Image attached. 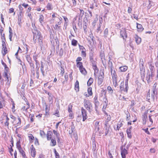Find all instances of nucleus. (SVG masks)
Returning a JSON list of instances; mask_svg holds the SVG:
<instances>
[{
	"label": "nucleus",
	"mask_w": 158,
	"mask_h": 158,
	"mask_svg": "<svg viewBox=\"0 0 158 158\" xmlns=\"http://www.w3.org/2000/svg\"><path fill=\"white\" fill-rule=\"evenodd\" d=\"M32 31L33 34V40L34 42L35 43L37 40L39 43L41 42L42 37L41 35V34L40 31L35 29Z\"/></svg>",
	"instance_id": "obj_1"
},
{
	"label": "nucleus",
	"mask_w": 158,
	"mask_h": 158,
	"mask_svg": "<svg viewBox=\"0 0 158 158\" xmlns=\"http://www.w3.org/2000/svg\"><path fill=\"white\" fill-rule=\"evenodd\" d=\"M85 108L89 112H91L92 109V104L91 101L89 100L84 99L83 102Z\"/></svg>",
	"instance_id": "obj_2"
},
{
	"label": "nucleus",
	"mask_w": 158,
	"mask_h": 158,
	"mask_svg": "<svg viewBox=\"0 0 158 158\" xmlns=\"http://www.w3.org/2000/svg\"><path fill=\"white\" fill-rule=\"evenodd\" d=\"M104 71H102L101 72L100 71V73L99 75L98 79V84L99 85H101L104 79Z\"/></svg>",
	"instance_id": "obj_3"
},
{
	"label": "nucleus",
	"mask_w": 158,
	"mask_h": 158,
	"mask_svg": "<svg viewBox=\"0 0 158 158\" xmlns=\"http://www.w3.org/2000/svg\"><path fill=\"white\" fill-rule=\"evenodd\" d=\"M94 52L92 51V49L91 50V51L89 53V57L90 62L92 63V65H95L96 64L97 62L94 60Z\"/></svg>",
	"instance_id": "obj_4"
},
{
	"label": "nucleus",
	"mask_w": 158,
	"mask_h": 158,
	"mask_svg": "<svg viewBox=\"0 0 158 158\" xmlns=\"http://www.w3.org/2000/svg\"><path fill=\"white\" fill-rule=\"evenodd\" d=\"M4 76L6 78L5 81H7L6 85V86L7 88H8L10 85L11 78L10 77V74H5V75H4Z\"/></svg>",
	"instance_id": "obj_5"
},
{
	"label": "nucleus",
	"mask_w": 158,
	"mask_h": 158,
	"mask_svg": "<svg viewBox=\"0 0 158 158\" xmlns=\"http://www.w3.org/2000/svg\"><path fill=\"white\" fill-rule=\"evenodd\" d=\"M124 82L123 81L122 82L120 85V91L124 92L126 93H127L128 92V90L129 87H127V89L126 88V86L125 85V87H124Z\"/></svg>",
	"instance_id": "obj_6"
},
{
	"label": "nucleus",
	"mask_w": 158,
	"mask_h": 158,
	"mask_svg": "<svg viewBox=\"0 0 158 158\" xmlns=\"http://www.w3.org/2000/svg\"><path fill=\"white\" fill-rule=\"evenodd\" d=\"M121 150V155L122 158H126V155L128 154V151L124 148H123V146H122L120 148Z\"/></svg>",
	"instance_id": "obj_7"
},
{
	"label": "nucleus",
	"mask_w": 158,
	"mask_h": 158,
	"mask_svg": "<svg viewBox=\"0 0 158 158\" xmlns=\"http://www.w3.org/2000/svg\"><path fill=\"white\" fill-rule=\"evenodd\" d=\"M81 114L83 117V121H84L87 118V115L86 110L83 107L81 108Z\"/></svg>",
	"instance_id": "obj_8"
},
{
	"label": "nucleus",
	"mask_w": 158,
	"mask_h": 158,
	"mask_svg": "<svg viewBox=\"0 0 158 158\" xmlns=\"http://www.w3.org/2000/svg\"><path fill=\"white\" fill-rule=\"evenodd\" d=\"M152 77H151V74L149 71L147 72L146 78L148 83H149L151 82L152 80Z\"/></svg>",
	"instance_id": "obj_9"
},
{
	"label": "nucleus",
	"mask_w": 158,
	"mask_h": 158,
	"mask_svg": "<svg viewBox=\"0 0 158 158\" xmlns=\"http://www.w3.org/2000/svg\"><path fill=\"white\" fill-rule=\"evenodd\" d=\"M57 15L56 13H54L52 15V19L50 20V21L51 23H54V21L55 20H59V17H57Z\"/></svg>",
	"instance_id": "obj_10"
},
{
	"label": "nucleus",
	"mask_w": 158,
	"mask_h": 158,
	"mask_svg": "<svg viewBox=\"0 0 158 158\" xmlns=\"http://www.w3.org/2000/svg\"><path fill=\"white\" fill-rule=\"evenodd\" d=\"M144 64L143 59L142 58L140 59L139 60V68L140 71L145 70Z\"/></svg>",
	"instance_id": "obj_11"
},
{
	"label": "nucleus",
	"mask_w": 158,
	"mask_h": 158,
	"mask_svg": "<svg viewBox=\"0 0 158 158\" xmlns=\"http://www.w3.org/2000/svg\"><path fill=\"white\" fill-rule=\"evenodd\" d=\"M40 135L43 138H45L47 137V139L48 140L49 139V134H48V132H47V135L44 133V131L41 130L40 132Z\"/></svg>",
	"instance_id": "obj_12"
},
{
	"label": "nucleus",
	"mask_w": 158,
	"mask_h": 158,
	"mask_svg": "<svg viewBox=\"0 0 158 158\" xmlns=\"http://www.w3.org/2000/svg\"><path fill=\"white\" fill-rule=\"evenodd\" d=\"M103 107L104 108L103 109H104L105 108H106L107 106L108 101L106 96L103 98Z\"/></svg>",
	"instance_id": "obj_13"
},
{
	"label": "nucleus",
	"mask_w": 158,
	"mask_h": 158,
	"mask_svg": "<svg viewBox=\"0 0 158 158\" xmlns=\"http://www.w3.org/2000/svg\"><path fill=\"white\" fill-rule=\"evenodd\" d=\"M123 125V123L122 122H119L116 126H114V130H118Z\"/></svg>",
	"instance_id": "obj_14"
},
{
	"label": "nucleus",
	"mask_w": 158,
	"mask_h": 158,
	"mask_svg": "<svg viewBox=\"0 0 158 158\" xmlns=\"http://www.w3.org/2000/svg\"><path fill=\"white\" fill-rule=\"evenodd\" d=\"M147 118V113L146 112H145L144 113L142 117L143 123V124L145 125L146 124V119Z\"/></svg>",
	"instance_id": "obj_15"
},
{
	"label": "nucleus",
	"mask_w": 158,
	"mask_h": 158,
	"mask_svg": "<svg viewBox=\"0 0 158 158\" xmlns=\"http://www.w3.org/2000/svg\"><path fill=\"white\" fill-rule=\"evenodd\" d=\"M120 35L123 39L127 37V35L125 30H122L120 31Z\"/></svg>",
	"instance_id": "obj_16"
},
{
	"label": "nucleus",
	"mask_w": 158,
	"mask_h": 158,
	"mask_svg": "<svg viewBox=\"0 0 158 158\" xmlns=\"http://www.w3.org/2000/svg\"><path fill=\"white\" fill-rule=\"evenodd\" d=\"M110 70L112 79L114 78H117L115 70H113V68L110 69Z\"/></svg>",
	"instance_id": "obj_17"
},
{
	"label": "nucleus",
	"mask_w": 158,
	"mask_h": 158,
	"mask_svg": "<svg viewBox=\"0 0 158 158\" xmlns=\"http://www.w3.org/2000/svg\"><path fill=\"white\" fill-rule=\"evenodd\" d=\"M81 73L83 75H85L87 74V72L85 69V68L83 67H81V68L79 69Z\"/></svg>",
	"instance_id": "obj_18"
},
{
	"label": "nucleus",
	"mask_w": 158,
	"mask_h": 158,
	"mask_svg": "<svg viewBox=\"0 0 158 158\" xmlns=\"http://www.w3.org/2000/svg\"><path fill=\"white\" fill-rule=\"evenodd\" d=\"M32 147L31 148V154L32 156L33 157H34L35 156V148L33 147V145L31 146Z\"/></svg>",
	"instance_id": "obj_19"
},
{
	"label": "nucleus",
	"mask_w": 158,
	"mask_h": 158,
	"mask_svg": "<svg viewBox=\"0 0 158 158\" xmlns=\"http://www.w3.org/2000/svg\"><path fill=\"white\" fill-rule=\"evenodd\" d=\"M93 141V144H92V147H93V150L95 152H96V149L97 147L96 146V142L95 141L94 139H93L92 140Z\"/></svg>",
	"instance_id": "obj_20"
},
{
	"label": "nucleus",
	"mask_w": 158,
	"mask_h": 158,
	"mask_svg": "<svg viewBox=\"0 0 158 158\" xmlns=\"http://www.w3.org/2000/svg\"><path fill=\"white\" fill-rule=\"evenodd\" d=\"M44 67L45 68H47V65H43V63L41 62V71L42 73L43 74V75H44V73H45V71H44Z\"/></svg>",
	"instance_id": "obj_21"
},
{
	"label": "nucleus",
	"mask_w": 158,
	"mask_h": 158,
	"mask_svg": "<svg viewBox=\"0 0 158 158\" xmlns=\"http://www.w3.org/2000/svg\"><path fill=\"white\" fill-rule=\"evenodd\" d=\"M135 41L137 44H139L141 43V38L137 35L135 36Z\"/></svg>",
	"instance_id": "obj_22"
},
{
	"label": "nucleus",
	"mask_w": 158,
	"mask_h": 158,
	"mask_svg": "<svg viewBox=\"0 0 158 158\" xmlns=\"http://www.w3.org/2000/svg\"><path fill=\"white\" fill-rule=\"evenodd\" d=\"M128 67L127 66H121L119 67V69L121 72H125L127 69Z\"/></svg>",
	"instance_id": "obj_23"
},
{
	"label": "nucleus",
	"mask_w": 158,
	"mask_h": 158,
	"mask_svg": "<svg viewBox=\"0 0 158 158\" xmlns=\"http://www.w3.org/2000/svg\"><path fill=\"white\" fill-rule=\"evenodd\" d=\"M149 68L151 70V73H150L151 74V77H153L154 73L155 71L154 67L153 66L150 65L149 66Z\"/></svg>",
	"instance_id": "obj_24"
},
{
	"label": "nucleus",
	"mask_w": 158,
	"mask_h": 158,
	"mask_svg": "<svg viewBox=\"0 0 158 158\" xmlns=\"http://www.w3.org/2000/svg\"><path fill=\"white\" fill-rule=\"evenodd\" d=\"M75 88L76 91H79V82L77 80L75 82Z\"/></svg>",
	"instance_id": "obj_25"
},
{
	"label": "nucleus",
	"mask_w": 158,
	"mask_h": 158,
	"mask_svg": "<svg viewBox=\"0 0 158 158\" xmlns=\"http://www.w3.org/2000/svg\"><path fill=\"white\" fill-rule=\"evenodd\" d=\"M141 77L143 81H144L145 76V70H140Z\"/></svg>",
	"instance_id": "obj_26"
},
{
	"label": "nucleus",
	"mask_w": 158,
	"mask_h": 158,
	"mask_svg": "<svg viewBox=\"0 0 158 158\" xmlns=\"http://www.w3.org/2000/svg\"><path fill=\"white\" fill-rule=\"evenodd\" d=\"M111 117L110 115H109L108 117H107V118L106 119V120L105 123V125L106 127L107 126V125L108 124V122H109L111 120Z\"/></svg>",
	"instance_id": "obj_27"
},
{
	"label": "nucleus",
	"mask_w": 158,
	"mask_h": 158,
	"mask_svg": "<svg viewBox=\"0 0 158 158\" xmlns=\"http://www.w3.org/2000/svg\"><path fill=\"white\" fill-rule=\"evenodd\" d=\"M157 94V91H155V90H152V93H151V99H152L153 100L154 99V96L155 95Z\"/></svg>",
	"instance_id": "obj_28"
},
{
	"label": "nucleus",
	"mask_w": 158,
	"mask_h": 158,
	"mask_svg": "<svg viewBox=\"0 0 158 158\" xmlns=\"http://www.w3.org/2000/svg\"><path fill=\"white\" fill-rule=\"evenodd\" d=\"M108 35V28H106L104 32V36L105 38H107Z\"/></svg>",
	"instance_id": "obj_29"
},
{
	"label": "nucleus",
	"mask_w": 158,
	"mask_h": 158,
	"mask_svg": "<svg viewBox=\"0 0 158 158\" xmlns=\"http://www.w3.org/2000/svg\"><path fill=\"white\" fill-rule=\"evenodd\" d=\"M137 27L138 29H139V31H142L143 28V27L142 26L139 24H138V23H137Z\"/></svg>",
	"instance_id": "obj_30"
},
{
	"label": "nucleus",
	"mask_w": 158,
	"mask_h": 158,
	"mask_svg": "<svg viewBox=\"0 0 158 158\" xmlns=\"http://www.w3.org/2000/svg\"><path fill=\"white\" fill-rule=\"evenodd\" d=\"M39 21L41 25H43V22H44V17L42 15H40Z\"/></svg>",
	"instance_id": "obj_31"
},
{
	"label": "nucleus",
	"mask_w": 158,
	"mask_h": 158,
	"mask_svg": "<svg viewBox=\"0 0 158 158\" xmlns=\"http://www.w3.org/2000/svg\"><path fill=\"white\" fill-rule=\"evenodd\" d=\"M62 19V18L61 17L60 18H59V20H55V21H54V22H55V23H56V24L58 25H60L61 23H62L61 20Z\"/></svg>",
	"instance_id": "obj_32"
},
{
	"label": "nucleus",
	"mask_w": 158,
	"mask_h": 158,
	"mask_svg": "<svg viewBox=\"0 0 158 158\" xmlns=\"http://www.w3.org/2000/svg\"><path fill=\"white\" fill-rule=\"evenodd\" d=\"M93 66V69L94 70V75H95L96 73H97L98 70V68L96 66V64H95V65H92Z\"/></svg>",
	"instance_id": "obj_33"
},
{
	"label": "nucleus",
	"mask_w": 158,
	"mask_h": 158,
	"mask_svg": "<svg viewBox=\"0 0 158 158\" xmlns=\"http://www.w3.org/2000/svg\"><path fill=\"white\" fill-rule=\"evenodd\" d=\"M5 106V101L4 100L0 101V109L2 108Z\"/></svg>",
	"instance_id": "obj_34"
},
{
	"label": "nucleus",
	"mask_w": 158,
	"mask_h": 158,
	"mask_svg": "<svg viewBox=\"0 0 158 158\" xmlns=\"http://www.w3.org/2000/svg\"><path fill=\"white\" fill-rule=\"evenodd\" d=\"M93 82V79L92 78L90 77L87 82V85L90 86Z\"/></svg>",
	"instance_id": "obj_35"
},
{
	"label": "nucleus",
	"mask_w": 158,
	"mask_h": 158,
	"mask_svg": "<svg viewBox=\"0 0 158 158\" xmlns=\"http://www.w3.org/2000/svg\"><path fill=\"white\" fill-rule=\"evenodd\" d=\"M76 66L79 69L83 67L82 63L80 62H77Z\"/></svg>",
	"instance_id": "obj_36"
},
{
	"label": "nucleus",
	"mask_w": 158,
	"mask_h": 158,
	"mask_svg": "<svg viewBox=\"0 0 158 158\" xmlns=\"http://www.w3.org/2000/svg\"><path fill=\"white\" fill-rule=\"evenodd\" d=\"M102 26V23L100 20V23L99 24V26L98 27L97 29V32H99L100 31H101L100 33L102 32V29H101V27Z\"/></svg>",
	"instance_id": "obj_37"
},
{
	"label": "nucleus",
	"mask_w": 158,
	"mask_h": 158,
	"mask_svg": "<svg viewBox=\"0 0 158 158\" xmlns=\"http://www.w3.org/2000/svg\"><path fill=\"white\" fill-rule=\"evenodd\" d=\"M117 78H114L113 79H112L113 84L115 87H116L118 85L117 83Z\"/></svg>",
	"instance_id": "obj_38"
},
{
	"label": "nucleus",
	"mask_w": 158,
	"mask_h": 158,
	"mask_svg": "<svg viewBox=\"0 0 158 158\" xmlns=\"http://www.w3.org/2000/svg\"><path fill=\"white\" fill-rule=\"evenodd\" d=\"M88 92L89 95L91 96L92 95V88L91 87H89L88 88Z\"/></svg>",
	"instance_id": "obj_39"
},
{
	"label": "nucleus",
	"mask_w": 158,
	"mask_h": 158,
	"mask_svg": "<svg viewBox=\"0 0 158 158\" xmlns=\"http://www.w3.org/2000/svg\"><path fill=\"white\" fill-rule=\"evenodd\" d=\"M73 106L71 104H70L68 106V110L69 113L72 112Z\"/></svg>",
	"instance_id": "obj_40"
},
{
	"label": "nucleus",
	"mask_w": 158,
	"mask_h": 158,
	"mask_svg": "<svg viewBox=\"0 0 158 158\" xmlns=\"http://www.w3.org/2000/svg\"><path fill=\"white\" fill-rule=\"evenodd\" d=\"M19 152L22 154V156L23 157H25L26 156L25 153V152L23 151L22 148L19 150Z\"/></svg>",
	"instance_id": "obj_41"
},
{
	"label": "nucleus",
	"mask_w": 158,
	"mask_h": 158,
	"mask_svg": "<svg viewBox=\"0 0 158 158\" xmlns=\"http://www.w3.org/2000/svg\"><path fill=\"white\" fill-rule=\"evenodd\" d=\"M77 40L73 39L72 41V45L74 46H76L77 45Z\"/></svg>",
	"instance_id": "obj_42"
},
{
	"label": "nucleus",
	"mask_w": 158,
	"mask_h": 158,
	"mask_svg": "<svg viewBox=\"0 0 158 158\" xmlns=\"http://www.w3.org/2000/svg\"><path fill=\"white\" fill-rule=\"evenodd\" d=\"M71 1H70V2H72V4H71L70 6L71 7L74 6L77 4V2L75 0H71Z\"/></svg>",
	"instance_id": "obj_43"
},
{
	"label": "nucleus",
	"mask_w": 158,
	"mask_h": 158,
	"mask_svg": "<svg viewBox=\"0 0 158 158\" xmlns=\"http://www.w3.org/2000/svg\"><path fill=\"white\" fill-rule=\"evenodd\" d=\"M80 16H79V19H81V18H82L84 14V11L83 10L80 9Z\"/></svg>",
	"instance_id": "obj_44"
},
{
	"label": "nucleus",
	"mask_w": 158,
	"mask_h": 158,
	"mask_svg": "<svg viewBox=\"0 0 158 158\" xmlns=\"http://www.w3.org/2000/svg\"><path fill=\"white\" fill-rule=\"evenodd\" d=\"M51 143H52V146H55L56 144V141L55 139H51Z\"/></svg>",
	"instance_id": "obj_45"
},
{
	"label": "nucleus",
	"mask_w": 158,
	"mask_h": 158,
	"mask_svg": "<svg viewBox=\"0 0 158 158\" xmlns=\"http://www.w3.org/2000/svg\"><path fill=\"white\" fill-rule=\"evenodd\" d=\"M107 89L108 90L109 93H110L111 94L113 93V90L110 86H108L107 88Z\"/></svg>",
	"instance_id": "obj_46"
},
{
	"label": "nucleus",
	"mask_w": 158,
	"mask_h": 158,
	"mask_svg": "<svg viewBox=\"0 0 158 158\" xmlns=\"http://www.w3.org/2000/svg\"><path fill=\"white\" fill-rule=\"evenodd\" d=\"M108 66L110 69L113 68L112 63L110 61V59L109 60Z\"/></svg>",
	"instance_id": "obj_47"
},
{
	"label": "nucleus",
	"mask_w": 158,
	"mask_h": 158,
	"mask_svg": "<svg viewBox=\"0 0 158 158\" xmlns=\"http://www.w3.org/2000/svg\"><path fill=\"white\" fill-rule=\"evenodd\" d=\"M16 147L19 150L22 148L21 147L20 141H18L17 143Z\"/></svg>",
	"instance_id": "obj_48"
},
{
	"label": "nucleus",
	"mask_w": 158,
	"mask_h": 158,
	"mask_svg": "<svg viewBox=\"0 0 158 158\" xmlns=\"http://www.w3.org/2000/svg\"><path fill=\"white\" fill-rule=\"evenodd\" d=\"M54 151L56 158H60V156L59 153L57 152L55 149H54Z\"/></svg>",
	"instance_id": "obj_49"
},
{
	"label": "nucleus",
	"mask_w": 158,
	"mask_h": 158,
	"mask_svg": "<svg viewBox=\"0 0 158 158\" xmlns=\"http://www.w3.org/2000/svg\"><path fill=\"white\" fill-rule=\"evenodd\" d=\"M26 58L27 61L28 62V63L31 62V61H32L31 57L29 55H27L26 56Z\"/></svg>",
	"instance_id": "obj_50"
},
{
	"label": "nucleus",
	"mask_w": 158,
	"mask_h": 158,
	"mask_svg": "<svg viewBox=\"0 0 158 158\" xmlns=\"http://www.w3.org/2000/svg\"><path fill=\"white\" fill-rule=\"evenodd\" d=\"M35 61L36 62V69H37V71H38L39 68L40 64L38 61L36 60H35Z\"/></svg>",
	"instance_id": "obj_51"
},
{
	"label": "nucleus",
	"mask_w": 158,
	"mask_h": 158,
	"mask_svg": "<svg viewBox=\"0 0 158 158\" xmlns=\"http://www.w3.org/2000/svg\"><path fill=\"white\" fill-rule=\"evenodd\" d=\"M45 109L46 111L45 114L46 116H48L49 115V110L48 109L46 106Z\"/></svg>",
	"instance_id": "obj_52"
},
{
	"label": "nucleus",
	"mask_w": 158,
	"mask_h": 158,
	"mask_svg": "<svg viewBox=\"0 0 158 158\" xmlns=\"http://www.w3.org/2000/svg\"><path fill=\"white\" fill-rule=\"evenodd\" d=\"M26 103L27 104V105L25 106L26 112H27V110L30 107V104L28 102H26Z\"/></svg>",
	"instance_id": "obj_53"
},
{
	"label": "nucleus",
	"mask_w": 158,
	"mask_h": 158,
	"mask_svg": "<svg viewBox=\"0 0 158 158\" xmlns=\"http://www.w3.org/2000/svg\"><path fill=\"white\" fill-rule=\"evenodd\" d=\"M79 49L80 50H81V51H85L86 50L85 48L83 46H81L79 44Z\"/></svg>",
	"instance_id": "obj_54"
},
{
	"label": "nucleus",
	"mask_w": 158,
	"mask_h": 158,
	"mask_svg": "<svg viewBox=\"0 0 158 158\" xmlns=\"http://www.w3.org/2000/svg\"><path fill=\"white\" fill-rule=\"evenodd\" d=\"M54 28L55 30H59L60 29V26L56 24L54 27Z\"/></svg>",
	"instance_id": "obj_55"
},
{
	"label": "nucleus",
	"mask_w": 158,
	"mask_h": 158,
	"mask_svg": "<svg viewBox=\"0 0 158 158\" xmlns=\"http://www.w3.org/2000/svg\"><path fill=\"white\" fill-rule=\"evenodd\" d=\"M5 70L4 71V75H5L6 74H8V71L9 70V68L8 67H5Z\"/></svg>",
	"instance_id": "obj_56"
},
{
	"label": "nucleus",
	"mask_w": 158,
	"mask_h": 158,
	"mask_svg": "<svg viewBox=\"0 0 158 158\" xmlns=\"http://www.w3.org/2000/svg\"><path fill=\"white\" fill-rule=\"evenodd\" d=\"M81 56L82 57H85L86 56L85 51H81Z\"/></svg>",
	"instance_id": "obj_57"
},
{
	"label": "nucleus",
	"mask_w": 158,
	"mask_h": 158,
	"mask_svg": "<svg viewBox=\"0 0 158 158\" xmlns=\"http://www.w3.org/2000/svg\"><path fill=\"white\" fill-rule=\"evenodd\" d=\"M132 6H131L129 7H128V9L127 10L128 13L129 14H130L131 13V11L132 10Z\"/></svg>",
	"instance_id": "obj_58"
},
{
	"label": "nucleus",
	"mask_w": 158,
	"mask_h": 158,
	"mask_svg": "<svg viewBox=\"0 0 158 158\" xmlns=\"http://www.w3.org/2000/svg\"><path fill=\"white\" fill-rule=\"evenodd\" d=\"M146 99H147V100L148 102H149V100L151 99V98L150 96V93L149 92H148L147 94Z\"/></svg>",
	"instance_id": "obj_59"
},
{
	"label": "nucleus",
	"mask_w": 158,
	"mask_h": 158,
	"mask_svg": "<svg viewBox=\"0 0 158 158\" xmlns=\"http://www.w3.org/2000/svg\"><path fill=\"white\" fill-rule=\"evenodd\" d=\"M28 137L31 140L34 139V137L31 134H29Z\"/></svg>",
	"instance_id": "obj_60"
},
{
	"label": "nucleus",
	"mask_w": 158,
	"mask_h": 158,
	"mask_svg": "<svg viewBox=\"0 0 158 158\" xmlns=\"http://www.w3.org/2000/svg\"><path fill=\"white\" fill-rule=\"evenodd\" d=\"M9 121H6V122L4 123V125L5 126L7 127L8 128L9 127Z\"/></svg>",
	"instance_id": "obj_61"
},
{
	"label": "nucleus",
	"mask_w": 158,
	"mask_h": 158,
	"mask_svg": "<svg viewBox=\"0 0 158 158\" xmlns=\"http://www.w3.org/2000/svg\"><path fill=\"white\" fill-rule=\"evenodd\" d=\"M18 119L19 120V122L17 123V124L18 126H19L21 124V119L19 116H18Z\"/></svg>",
	"instance_id": "obj_62"
},
{
	"label": "nucleus",
	"mask_w": 158,
	"mask_h": 158,
	"mask_svg": "<svg viewBox=\"0 0 158 158\" xmlns=\"http://www.w3.org/2000/svg\"><path fill=\"white\" fill-rule=\"evenodd\" d=\"M60 70H61L60 73H61V74L62 75H63V74L64 73V68L62 66H61Z\"/></svg>",
	"instance_id": "obj_63"
},
{
	"label": "nucleus",
	"mask_w": 158,
	"mask_h": 158,
	"mask_svg": "<svg viewBox=\"0 0 158 158\" xmlns=\"http://www.w3.org/2000/svg\"><path fill=\"white\" fill-rule=\"evenodd\" d=\"M94 104L95 106L96 107H98V106L99 105V103L98 101V100L95 101H94Z\"/></svg>",
	"instance_id": "obj_64"
}]
</instances>
